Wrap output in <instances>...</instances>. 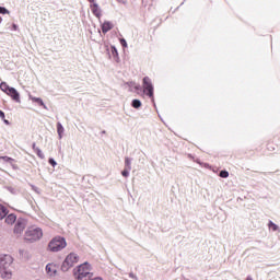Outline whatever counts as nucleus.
Listing matches in <instances>:
<instances>
[{"instance_id":"24","label":"nucleus","mask_w":280,"mask_h":280,"mask_svg":"<svg viewBox=\"0 0 280 280\" xmlns=\"http://www.w3.org/2000/svg\"><path fill=\"white\" fill-rule=\"evenodd\" d=\"M48 163H50V165H51L52 167H56V165H58V163L56 162V160H54V158H50V159L48 160Z\"/></svg>"},{"instance_id":"22","label":"nucleus","mask_w":280,"mask_h":280,"mask_svg":"<svg viewBox=\"0 0 280 280\" xmlns=\"http://www.w3.org/2000/svg\"><path fill=\"white\" fill-rule=\"evenodd\" d=\"M0 159L4 161V163H12V161H14L12 158H8V156H0Z\"/></svg>"},{"instance_id":"38","label":"nucleus","mask_w":280,"mask_h":280,"mask_svg":"<svg viewBox=\"0 0 280 280\" xmlns=\"http://www.w3.org/2000/svg\"><path fill=\"white\" fill-rule=\"evenodd\" d=\"M33 189H34V191H38V188H36L35 186H33Z\"/></svg>"},{"instance_id":"27","label":"nucleus","mask_w":280,"mask_h":280,"mask_svg":"<svg viewBox=\"0 0 280 280\" xmlns=\"http://www.w3.org/2000/svg\"><path fill=\"white\" fill-rule=\"evenodd\" d=\"M113 56H118L117 48L115 46L112 47Z\"/></svg>"},{"instance_id":"6","label":"nucleus","mask_w":280,"mask_h":280,"mask_svg":"<svg viewBox=\"0 0 280 280\" xmlns=\"http://www.w3.org/2000/svg\"><path fill=\"white\" fill-rule=\"evenodd\" d=\"M0 90L2 91V93H5V95L11 97L13 102L21 104V94L19 93V91H16V89L10 86L5 81H2L0 83Z\"/></svg>"},{"instance_id":"37","label":"nucleus","mask_w":280,"mask_h":280,"mask_svg":"<svg viewBox=\"0 0 280 280\" xmlns=\"http://www.w3.org/2000/svg\"><path fill=\"white\" fill-rule=\"evenodd\" d=\"M246 280H253V277L248 276V277L246 278Z\"/></svg>"},{"instance_id":"13","label":"nucleus","mask_w":280,"mask_h":280,"mask_svg":"<svg viewBox=\"0 0 280 280\" xmlns=\"http://www.w3.org/2000/svg\"><path fill=\"white\" fill-rule=\"evenodd\" d=\"M113 27H114L113 22L105 21L102 24V32H103V34H107V32H110V30H113Z\"/></svg>"},{"instance_id":"17","label":"nucleus","mask_w":280,"mask_h":280,"mask_svg":"<svg viewBox=\"0 0 280 280\" xmlns=\"http://www.w3.org/2000/svg\"><path fill=\"white\" fill-rule=\"evenodd\" d=\"M268 226L271 231L277 232L279 231V225H277L275 222L269 221Z\"/></svg>"},{"instance_id":"35","label":"nucleus","mask_w":280,"mask_h":280,"mask_svg":"<svg viewBox=\"0 0 280 280\" xmlns=\"http://www.w3.org/2000/svg\"><path fill=\"white\" fill-rule=\"evenodd\" d=\"M91 280H103L101 277H96L94 279H91Z\"/></svg>"},{"instance_id":"10","label":"nucleus","mask_w":280,"mask_h":280,"mask_svg":"<svg viewBox=\"0 0 280 280\" xmlns=\"http://www.w3.org/2000/svg\"><path fill=\"white\" fill-rule=\"evenodd\" d=\"M91 11L96 16V19H102V9L100 8L98 3H93L91 5Z\"/></svg>"},{"instance_id":"1","label":"nucleus","mask_w":280,"mask_h":280,"mask_svg":"<svg viewBox=\"0 0 280 280\" xmlns=\"http://www.w3.org/2000/svg\"><path fill=\"white\" fill-rule=\"evenodd\" d=\"M72 275L74 277V280H91L93 279V266L91 262L85 261L79 266H77Z\"/></svg>"},{"instance_id":"20","label":"nucleus","mask_w":280,"mask_h":280,"mask_svg":"<svg viewBox=\"0 0 280 280\" xmlns=\"http://www.w3.org/2000/svg\"><path fill=\"white\" fill-rule=\"evenodd\" d=\"M121 176H124L125 178H128V176H130V170L125 168V170L121 172Z\"/></svg>"},{"instance_id":"5","label":"nucleus","mask_w":280,"mask_h":280,"mask_svg":"<svg viewBox=\"0 0 280 280\" xmlns=\"http://www.w3.org/2000/svg\"><path fill=\"white\" fill-rule=\"evenodd\" d=\"M79 261H80V255L71 252L66 256V258L61 264V272H69V270H71V268H73V266H75V264H78Z\"/></svg>"},{"instance_id":"14","label":"nucleus","mask_w":280,"mask_h":280,"mask_svg":"<svg viewBox=\"0 0 280 280\" xmlns=\"http://www.w3.org/2000/svg\"><path fill=\"white\" fill-rule=\"evenodd\" d=\"M57 135L59 139H62V135H65V127L62 126L61 122L57 124Z\"/></svg>"},{"instance_id":"12","label":"nucleus","mask_w":280,"mask_h":280,"mask_svg":"<svg viewBox=\"0 0 280 280\" xmlns=\"http://www.w3.org/2000/svg\"><path fill=\"white\" fill-rule=\"evenodd\" d=\"M28 98L32 100L35 104H38V106H43L45 110H47V105H45V102H43V98L32 96V94L28 95Z\"/></svg>"},{"instance_id":"19","label":"nucleus","mask_w":280,"mask_h":280,"mask_svg":"<svg viewBox=\"0 0 280 280\" xmlns=\"http://www.w3.org/2000/svg\"><path fill=\"white\" fill-rule=\"evenodd\" d=\"M35 152L39 159H45V153L40 149H35Z\"/></svg>"},{"instance_id":"21","label":"nucleus","mask_w":280,"mask_h":280,"mask_svg":"<svg viewBox=\"0 0 280 280\" xmlns=\"http://www.w3.org/2000/svg\"><path fill=\"white\" fill-rule=\"evenodd\" d=\"M219 176H220L221 178H229V172H228V171H221L220 174H219Z\"/></svg>"},{"instance_id":"16","label":"nucleus","mask_w":280,"mask_h":280,"mask_svg":"<svg viewBox=\"0 0 280 280\" xmlns=\"http://www.w3.org/2000/svg\"><path fill=\"white\" fill-rule=\"evenodd\" d=\"M125 170H132V159L130 158L125 159Z\"/></svg>"},{"instance_id":"15","label":"nucleus","mask_w":280,"mask_h":280,"mask_svg":"<svg viewBox=\"0 0 280 280\" xmlns=\"http://www.w3.org/2000/svg\"><path fill=\"white\" fill-rule=\"evenodd\" d=\"M5 215H8V208L0 205V220H3V218H5Z\"/></svg>"},{"instance_id":"7","label":"nucleus","mask_w":280,"mask_h":280,"mask_svg":"<svg viewBox=\"0 0 280 280\" xmlns=\"http://www.w3.org/2000/svg\"><path fill=\"white\" fill-rule=\"evenodd\" d=\"M143 93L154 102V84H152V79L150 77H144L142 79Z\"/></svg>"},{"instance_id":"26","label":"nucleus","mask_w":280,"mask_h":280,"mask_svg":"<svg viewBox=\"0 0 280 280\" xmlns=\"http://www.w3.org/2000/svg\"><path fill=\"white\" fill-rule=\"evenodd\" d=\"M120 45H121L122 47H128V43H127L126 39H124V38L120 39Z\"/></svg>"},{"instance_id":"25","label":"nucleus","mask_w":280,"mask_h":280,"mask_svg":"<svg viewBox=\"0 0 280 280\" xmlns=\"http://www.w3.org/2000/svg\"><path fill=\"white\" fill-rule=\"evenodd\" d=\"M136 83L135 82H128L127 86H129V91H133Z\"/></svg>"},{"instance_id":"30","label":"nucleus","mask_w":280,"mask_h":280,"mask_svg":"<svg viewBox=\"0 0 280 280\" xmlns=\"http://www.w3.org/2000/svg\"><path fill=\"white\" fill-rule=\"evenodd\" d=\"M118 3H121L122 5H126L128 3V0H117Z\"/></svg>"},{"instance_id":"32","label":"nucleus","mask_w":280,"mask_h":280,"mask_svg":"<svg viewBox=\"0 0 280 280\" xmlns=\"http://www.w3.org/2000/svg\"><path fill=\"white\" fill-rule=\"evenodd\" d=\"M0 117H1L2 119H5V113H3V110H0Z\"/></svg>"},{"instance_id":"8","label":"nucleus","mask_w":280,"mask_h":280,"mask_svg":"<svg viewBox=\"0 0 280 280\" xmlns=\"http://www.w3.org/2000/svg\"><path fill=\"white\" fill-rule=\"evenodd\" d=\"M26 226H27V220L23 218H19L13 229L14 235H23V231H25Z\"/></svg>"},{"instance_id":"3","label":"nucleus","mask_w":280,"mask_h":280,"mask_svg":"<svg viewBox=\"0 0 280 280\" xmlns=\"http://www.w3.org/2000/svg\"><path fill=\"white\" fill-rule=\"evenodd\" d=\"M24 240L25 242H30L31 244L43 240V229L36 225L28 226L24 233Z\"/></svg>"},{"instance_id":"4","label":"nucleus","mask_w":280,"mask_h":280,"mask_svg":"<svg viewBox=\"0 0 280 280\" xmlns=\"http://www.w3.org/2000/svg\"><path fill=\"white\" fill-rule=\"evenodd\" d=\"M67 248V240L62 236H56L48 243L49 253H60Z\"/></svg>"},{"instance_id":"40","label":"nucleus","mask_w":280,"mask_h":280,"mask_svg":"<svg viewBox=\"0 0 280 280\" xmlns=\"http://www.w3.org/2000/svg\"><path fill=\"white\" fill-rule=\"evenodd\" d=\"M3 21V18H0V23Z\"/></svg>"},{"instance_id":"23","label":"nucleus","mask_w":280,"mask_h":280,"mask_svg":"<svg viewBox=\"0 0 280 280\" xmlns=\"http://www.w3.org/2000/svg\"><path fill=\"white\" fill-rule=\"evenodd\" d=\"M0 14H10V10L4 7H0Z\"/></svg>"},{"instance_id":"29","label":"nucleus","mask_w":280,"mask_h":280,"mask_svg":"<svg viewBox=\"0 0 280 280\" xmlns=\"http://www.w3.org/2000/svg\"><path fill=\"white\" fill-rule=\"evenodd\" d=\"M133 89L135 91H141V85L136 83V85H133Z\"/></svg>"},{"instance_id":"33","label":"nucleus","mask_w":280,"mask_h":280,"mask_svg":"<svg viewBox=\"0 0 280 280\" xmlns=\"http://www.w3.org/2000/svg\"><path fill=\"white\" fill-rule=\"evenodd\" d=\"M3 122L7 125V126H10V120H8V119H3Z\"/></svg>"},{"instance_id":"34","label":"nucleus","mask_w":280,"mask_h":280,"mask_svg":"<svg viewBox=\"0 0 280 280\" xmlns=\"http://www.w3.org/2000/svg\"><path fill=\"white\" fill-rule=\"evenodd\" d=\"M39 148L38 147H36V143H33V150H34V152H36V150H38Z\"/></svg>"},{"instance_id":"9","label":"nucleus","mask_w":280,"mask_h":280,"mask_svg":"<svg viewBox=\"0 0 280 280\" xmlns=\"http://www.w3.org/2000/svg\"><path fill=\"white\" fill-rule=\"evenodd\" d=\"M56 272H58V267L56 266V264L50 262L46 265V273L48 275V277H56Z\"/></svg>"},{"instance_id":"28","label":"nucleus","mask_w":280,"mask_h":280,"mask_svg":"<svg viewBox=\"0 0 280 280\" xmlns=\"http://www.w3.org/2000/svg\"><path fill=\"white\" fill-rule=\"evenodd\" d=\"M129 277H130V279L139 280V278L137 277V275H135V273H132V272L129 273Z\"/></svg>"},{"instance_id":"31","label":"nucleus","mask_w":280,"mask_h":280,"mask_svg":"<svg viewBox=\"0 0 280 280\" xmlns=\"http://www.w3.org/2000/svg\"><path fill=\"white\" fill-rule=\"evenodd\" d=\"M20 255H27V250H25V249H20Z\"/></svg>"},{"instance_id":"11","label":"nucleus","mask_w":280,"mask_h":280,"mask_svg":"<svg viewBox=\"0 0 280 280\" xmlns=\"http://www.w3.org/2000/svg\"><path fill=\"white\" fill-rule=\"evenodd\" d=\"M19 219H16V214L11 213V214L7 215V218L4 219V222L9 226H12V224H14Z\"/></svg>"},{"instance_id":"2","label":"nucleus","mask_w":280,"mask_h":280,"mask_svg":"<svg viewBox=\"0 0 280 280\" xmlns=\"http://www.w3.org/2000/svg\"><path fill=\"white\" fill-rule=\"evenodd\" d=\"M12 264L14 258L8 254L0 255V277L1 279H12Z\"/></svg>"},{"instance_id":"18","label":"nucleus","mask_w":280,"mask_h":280,"mask_svg":"<svg viewBox=\"0 0 280 280\" xmlns=\"http://www.w3.org/2000/svg\"><path fill=\"white\" fill-rule=\"evenodd\" d=\"M131 106H132V108H141V102L139 100L135 98L131 102Z\"/></svg>"},{"instance_id":"39","label":"nucleus","mask_w":280,"mask_h":280,"mask_svg":"<svg viewBox=\"0 0 280 280\" xmlns=\"http://www.w3.org/2000/svg\"><path fill=\"white\" fill-rule=\"evenodd\" d=\"M88 1H90V3H94L95 2V0H88Z\"/></svg>"},{"instance_id":"36","label":"nucleus","mask_w":280,"mask_h":280,"mask_svg":"<svg viewBox=\"0 0 280 280\" xmlns=\"http://www.w3.org/2000/svg\"><path fill=\"white\" fill-rule=\"evenodd\" d=\"M19 26H16V24H13V30H18Z\"/></svg>"}]
</instances>
